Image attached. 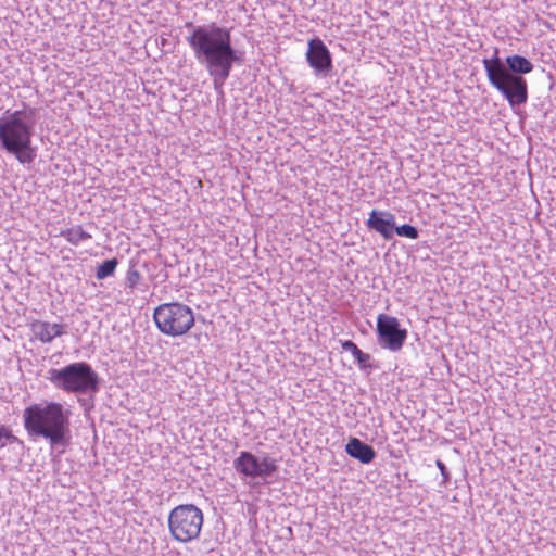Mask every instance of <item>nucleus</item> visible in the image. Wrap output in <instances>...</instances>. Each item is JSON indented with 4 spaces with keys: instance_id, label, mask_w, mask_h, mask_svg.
Masks as SVG:
<instances>
[{
    "instance_id": "nucleus-1",
    "label": "nucleus",
    "mask_w": 556,
    "mask_h": 556,
    "mask_svg": "<svg viewBox=\"0 0 556 556\" xmlns=\"http://www.w3.org/2000/svg\"><path fill=\"white\" fill-rule=\"evenodd\" d=\"M186 27L191 30L186 41L195 60L212 77L215 91L223 96V87L233 65L241 61L239 52L232 46L230 29L218 26L215 22L204 25L190 22L186 23Z\"/></svg>"
},
{
    "instance_id": "nucleus-2",
    "label": "nucleus",
    "mask_w": 556,
    "mask_h": 556,
    "mask_svg": "<svg viewBox=\"0 0 556 556\" xmlns=\"http://www.w3.org/2000/svg\"><path fill=\"white\" fill-rule=\"evenodd\" d=\"M483 67L490 85L508 101L511 108L525 104L528 100V84L523 75L533 71V64L525 56L511 54L503 60L494 48L489 59H483Z\"/></svg>"
},
{
    "instance_id": "nucleus-3",
    "label": "nucleus",
    "mask_w": 556,
    "mask_h": 556,
    "mask_svg": "<svg viewBox=\"0 0 556 556\" xmlns=\"http://www.w3.org/2000/svg\"><path fill=\"white\" fill-rule=\"evenodd\" d=\"M71 410L59 402L31 404L23 412L24 428L30 437H40L50 443L51 448L70 445Z\"/></svg>"
},
{
    "instance_id": "nucleus-4",
    "label": "nucleus",
    "mask_w": 556,
    "mask_h": 556,
    "mask_svg": "<svg viewBox=\"0 0 556 556\" xmlns=\"http://www.w3.org/2000/svg\"><path fill=\"white\" fill-rule=\"evenodd\" d=\"M34 110L5 111L0 117V150L15 156L21 164H30L36 159L33 147L35 129Z\"/></svg>"
},
{
    "instance_id": "nucleus-5",
    "label": "nucleus",
    "mask_w": 556,
    "mask_h": 556,
    "mask_svg": "<svg viewBox=\"0 0 556 556\" xmlns=\"http://www.w3.org/2000/svg\"><path fill=\"white\" fill-rule=\"evenodd\" d=\"M60 390L93 395L100 390V377L86 362L72 363L61 369L51 368L47 377Z\"/></svg>"
},
{
    "instance_id": "nucleus-6",
    "label": "nucleus",
    "mask_w": 556,
    "mask_h": 556,
    "mask_svg": "<svg viewBox=\"0 0 556 556\" xmlns=\"http://www.w3.org/2000/svg\"><path fill=\"white\" fill-rule=\"evenodd\" d=\"M170 536L179 543H189L200 538L204 523L203 511L193 504H180L168 514Z\"/></svg>"
},
{
    "instance_id": "nucleus-7",
    "label": "nucleus",
    "mask_w": 556,
    "mask_h": 556,
    "mask_svg": "<svg viewBox=\"0 0 556 556\" xmlns=\"http://www.w3.org/2000/svg\"><path fill=\"white\" fill-rule=\"evenodd\" d=\"M153 319L157 329L169 337L186 334L194 326V313L184 303L170 302L154 308Z\"/></svg>"
},
{
    "instance_id": "nucleus-8",
    "label": "nucleus",
    "mask_w": 556,
    "mask_h": 556,
    "mask_svg": "<svg viewBox=\"0 0 556 556\" xmlns=\"http://www.w3.org/2000/svg\"><path fill=\"white\" fill-rule=\"evenodd\" d=\"M233 468L239 475L247 478L266 479L277 471L278 466L276 465V460L268 455L260 459L253 453L242 451L233 460Z\"/></svg>"
},
{
    "instance_id": "nucleus-9",
    "label": "nucleus",
    "mask_w": 556,
    "mask_h": 556,
    "mask_svg": "<svg viewBox=\"0 0 556 556\" xmlns=\"http://www.w3.org/2000/svg\"><path fill=\"white\" fill-rule=\"evenodd\" d=\"M377 334L379 344L392 352L400 351L407 339V330L401 328L397 318L387 314L377 318Z\"/></svg>"
},
{
    "instance_id": "nucleus-10",
    "label": "nucleus",
    "mask_w": 556,
    "mask_h": 556,
    "mask_svg": "<svg viewBox=\"0 0 556 556\" xmlns=\"http://www.w3.org/2000/svg\"><path fill=\"white\" fill-rule=\"evenodd\" d=\"M305 56L308 65L314 70L316 75L326 76L333 67L331 53L324 41L318 37L312 38L308 41Z\"/></svg>"
},
{
    "instance_id": "nucleus-11",
    "label": "nucleus",
    "mask_w": 556,
    "mask_h": 556,
    "mask_svg": "<svg viewBox=\"0 0 556 556\" xmlns=\"http://www.w3.org/2000/svg\"><path fill=\"white\" fill-rule=\"evenodd\" d=\"M395 215L389 211L372 210L366 220L368 229L378 232L384 240H391L394 235Z\"/></svg>"
},
{
    "instance_id": "nucleus-12",
    "label": "nucleus",
    "mask_w": 556,
    "mask_h": 556,
    "mask_svg": "<svg viewBox=\"0 0 556 556\" xmlns=\"http://www.w3.org/2000/svg\"><path fill=\"white\" fill-rule=\"evenodd\" d=\"M66 325L49 323L43 320H34L30 324V331L35 339L42 343H50L56 337L65 333Z\"/></svg>"
},
{
    "instance_id": "nucleus-13",
    "label": "nucleus",
    "mask_w": 556,
    "mask_h": 556,
    "mask_svg": "<svg viewBox=\"0 0 556 556\" xmlns=\"http://www.w3.org/2000/svg\"><path fill=\"white\" fill-rule=\"evenodd\" d=\"M345 452L362 464H369L376 457L374 447L358 438H351L345 445Z\"/></svg>"
},
{
    "instance_id": "nucleus-14",
    "label": "nucleus",
    "mask_w": 556,
    "mask_h": 556,
    "mask_svg": "<svg viewBox=\"0 0 556 556\" xmlns=\"http://www.w3.org/2000/svg\"><path fill=\"white\" fill-rule=\"evenodd\" d=\"M341 346L344 351L352 353V355L355 357V359L358 363V366L362 369L371 367V365L369 364L370 355L367 353H364L353 341H351V340L341 341Z\"/></svg>"
},
{
    "instance_id": "nucleus-15",
    "label": "nucleus",
    "mask_w": 556,
    "mask_h": 556,
    "mask_svg": "<svg viewBox=\"0 0 556 556\" xmlns=\"http://www.w3.org/2000/svg\"><path fill=\"white\" fill-rule=\"evenodd\" d=\"M62 236L73 245H78L81 241L92 238V236L86 232L81 226H76L62 231Z\"/></svg>"
},
{
    "instance_id": "nucleus-16",
    "label": "nucleus",
    "mask_w": 556,
    "mask_h": 556,
    "mask_svg": "<svg viewBox=\"0 0 556 556\" xmlns=\"http://www.w3.org/2000/svg\"><path fill=\"white\" fill-rule=\"evenodd\" d=\"M118 265V260L116 257L109 258L100 263L96 268V278L98 280H103L108 277L114 275Z\"/></svg>"
},
{
    "instance_id": "nucleus-17",
    "label": "nucleus",
    "mask_w": 556,
    "mask_h": 556,
    "mask_svg": "<svg viewBox=\"0 0 556 556\" xmlns=\"http://www.w3.org/2000/svg\"><path fill=\"white\" fill-rule=\"evenodd\" d=\"M394 232L400 237L409 238V239H417L419 237L418 229L415 226L409 225V224H404L401 226H396V224H395Z\"/></svg>"
},
{
    "instance_id": "nucleus-18",
    "label": "nucleus",
    "mask_w": 556,
    "mask_h": 556,
    "mask_svg": "<svg viewBox=\"0 0 556 556\" xmlns=\"http://www.w3.org/2000/svg\"><path fill=\"white\" fill-rule=\"evenodd\" d=\"M141 280V274L135 265L130 266L126 274V287L134 290Z\"/></svg>"
},
{
    "instance_id": "nucleus-19",
    "label": "nucleus",
    "mask_w": 556,
    "mask_h": 556,
    "mask_svg": "<svg viewBox=\"0 0 556 556\" xmlns=\"http://www.w3.org/2000/svg\"><path fill=\"white\" fill-rule=\"evenodd\" d=\"M8 443H21L20 439L12 433V431L5 426H0V448Z\"/></svg>"
},
{
    "instance_id": "nucleus-20",
    "label": "nucleus",
    "mask_w": 556,
    "mask_h": 556,
    "mask_svg": "<svg viewBox=\"0 0 556 556\" xmlns=\"http://www.w3.org/2000/svg\"><path fill=\"white\" fill-rule=\"evenodd\" d=\"M435 465H437V467L439 468V470H440V472L442 475L443 483L446 484L447 481L450 480V472L447 471V468H446L445 464L442 460L438 459L435 462Z\"/></svg>"
},
{
    "instance_id": "nucleus-21",
    "label": "nucleus",
    "mask_w": 556,
    "mask_h": 556,
    "mask_svg": "<svg viewBox=\"0 0 556 556\" xmlns=\"http://www.w3.org/2000/svg\"><path fill=\"white\" fill-rule=\"evenodd\" d=\"M79 403L85 408V410H87L93 406L92 397L91 399H80Z\"/></svg>"
}]
</instances>
